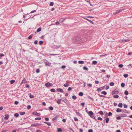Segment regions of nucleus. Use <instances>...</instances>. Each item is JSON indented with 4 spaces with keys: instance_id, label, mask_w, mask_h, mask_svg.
Instances as JSON below:
<instances>
[{
    "instance_id": "obj_42",
    "label": "nucleus",
    "mask_w": 132,
    "mask_h": 132,
    "mask_svg": "<svg viewBox=\"0 0 132 132\" xmlns=\"http://www.w3.org/2000/svg\"><path fill=\"white\" fill-rule=\"evenodd\" d=\"M49 108L51 110H53V107L52 106H50L49 107Z\"/></svg>"
},
{
    "instance_id": "obj_59",
    "label": "nucleus",
    "mask_w": 132,
    "mask_h": 132,
    "mask_svg": "<svg viewBox=\"0 0 132 132\" xmlns=\"http://www.w3.org/2000/svg\"><path fill=\"white\" fill-rule=\"evenodd\" d=\"M26 88H28L29 87V86L28 84H26Z\"/></svg>"
},
{
    "instance_id": "obj_39",
    "label": "nucleus",
    "mask_w": 132,
    "mask_h": 132,
    "mask_svg": "<svg viewBox=\"0 0 132 132\" xmlns=\"http://www.w3.org/2000/svg\"><path fill=\"white\" fill-rule=\"evenodd\" d=\"M61 101L60 100H59V99H58L56 102L58 104H60V103Z\"/></svg>"
},
{
    "instance_id": "obj_10",
    "label": "nucleus",
    "mask_w": 132,
    "mask_h": 132,
    "mask_svg": "<svg viewBox=\"0 0 132 132\" xmlns=\"http://www.w3.org/2000/svg\"><path fill=\"white\" fill-rule=\"evenodd\" d=\"M122 111L121 109H120V108H118L117 109L116 111L117 112H121Z\"/></svg>"
},
{
    "instance_id": "obj_52",
    "label": "nucleus",
    "mask_w": 132,
    "mask_h": 132,
    "mask_svg": "<svg viewBox=\"0 0 132 132\" xmlns=\"http://www.w3.org/2000/svg\"><path fill=\"white\" fill-rule=\"evenodd\" d=\"M116 119L117 120H120V119H121V118L120 117V116H119L117 117L116 118Z\"/></svg>"
},
{
    "instance_id": "obj_63",
    "label": "nucleus",
    "mask_w": 132,
    "mask_h": 132,
    "mask_svg": "<svg viewBox=\"0 0 132 132\" xmlns=\"http://www.w3.org/2000/svg\"><path fill=\"white\" fill-rule=\"evenodd\" d=\"M80 104L82 105V106H84L85 105V103H82Z\"/></svg>"
},
{
    "instance_id": "obj_31",
    "label": "nucleus",
    "mask_w": 132,
    "mask_h": 132,
    "mask_svg": "<svg viewBox=\"0 0 132 132\" xmlns=\"http://www.w3.org/2000/svg\"><path fill=\"white\" fill-rule=\"evenodd\" d=\"M25 114V112H20V115H23L24 114Z\"/></svg>"
},
{
    "instance_id": "obj_57",
    "label": "nucleus",
    "mask_w": 132,
    "mask_h": 132,
    "mask_svg": "<svg viewBox=\"0 0 132 132\" xmlns=\"http://www.w3.org/2000/svg\"><path fill=\"white\" fill-rule=\"evenodd\" d=\"M19 102L18 101H15L14 102V104L16 105H17L18 104Z\"/></svg>"
},
{
    "instance_id": "obj_25",
    "label": "nucleus",
    "mask_w": 132,
    "mask_h": 132,
    "mask_svg": "<svg viewBox=\"0 0 132 132\" xmlns=\"http://www.w3.org/2000/svg\"><path fill=\"white\" fill-rule=\"evenodd\" d=\"M83 69L84 70H85L87 71H88V68L86 67L85 66H84L83 68Z\"/></svg>"
},
{
    "instance_id": "obj_48",
    "label": "nucleus",
    "mask_w": 132,
    "mask_h": 132,
    "mask_svg": "<svg viewBox=\"0 0 132 132\" xmlns=\"http://www.w3.org/2000/svg\"><path fill=\"white\" fill-rule=\"evenodd\" d=\"M31 108V106L29 105H28L27 107V109H30Z\"/></svg>"
},
{
    "instance_id": "obj_15",
    "label": "nucleus",
    "mask_w": 132,
    "mask_h": 132,
    "mask_svg": "<svg viewBox=\"0 0 132 132\" xmlns=\"http://www.w3.org/2000/svg\"><path fill=\"white\" fill-rule=\"evenodd\" d=\"M57 118H58V117L56 116V117H55L53 118L52 119V120L53 121H55V120H56L57 119Z\"/></svg>"
},
{
    "instance_id": "obj_54",
    "label": "nucleus",
    "mask_w": 132,
    "mask_h": 132,
    "mask_svg": "<svg viewBox=\"0 0 132 132\" xmlns=\"http://www.w3.org/2000/svg\"><path fill=\"white\" fill-rule=\"evenodd\" d=\"M32 37L31 35H30L29 36V37H28V38L29 39H30L32 38Z\"/></svg>"
},
{
    "instance_id": "obj_45",
    "label": "nucleus",
    "mask_w": 132,
    "mask_h": 132,
    "mask_svg": "<svg viewBox=\"0 0 132 132\" xmlns=\"http://www.w3.org/2000/svg\"><path fill=\"white\" fill-rule=\"evenodd\" d=\"M112 115V113L111 112H109L108 113V116H110Z\"/></svg>"
},
{
    "instance_id": "obj_26",
    "label": "nucleus",
    "mask_w": 132,
    "mask_h": 132,
    "mask_svg": "<svg viewBox=\"0 0 132 132\" xmlns=\"http://www.w3.org/2000/svg\"><path fill=\"white\" fill-rule=\"evenodd\" d=\"M50 91L52 92H55V90L54 89L52 88L51 89Z\"/></svg>"
},
{
    "instance_id": "obj_44",
    "label": "nucleus",
    "mask_w": 132,
    "mask_h": 132,
    "mask_svg": "<svg viewBox=\"0 0 132 132\" xmlns=\"http://www.w3.org/2000/svg\"><path fill=\"white\" fill-rule=\"evenodd\" d=\"M106 55V54H105L104 55H100V57H105Z\"/></svg>"
},
{
    "instance_id": "obj_22",
    "label": "nucleus",
    "mask_w": 132,
    "mask_h": 132,
    "mask_svg": "<svg viewBox=\"0 0 132 132\" xmlns=\"http://www.w3.org/2000/svg\"><path fill=\"white\" fill-rule=\"evenodd\" d=\"M19 116V114L18 113H16L14 115V116L16 117H18Z\"/></svg>"
},
{
    "instance_id": "obj_50",
    "label": "nucleus",
    "mask_w": 132,
    "mask_h": 132,
    "mask_svg": "<svg viewBox=\"0 0 132 132\" xmlns=\"http://www.w3.org/2000/svg\"><path fill=\"white\" fill-rule=\"evenodd\" d=\"M124 10V9H120V10H119V12H121L122 11H123Z\"/></svg>"
},
{
    "instance_id": "obj_7",
    "label": "nucleus",
    "mask_w": 132,
    "mask_h": 132,
    "mask_svg": "<svg viewBox=\"0 0 132 132\" xmlns=\"http://www.w3.org/2000/svg\"><path fill=\"white\" fill-rule=\"evenodd\" d=\"M89 116L91 117H92V116L93 114V112L91 111H89V112L88 113Z\"/></svg>"
},
{
    "instance_id": "obj_28",
    "label": "nucleus",
    "mask_w": 132,
    "mask_h": 132,
    "mask_svg": "<svg viewBox=\"0 0 132 132\" xmlns=\"http://www.w3.org/2000/svg\"><path fill=\"white\" fill-rule=\"evenodd\" d=\"M15 82L14 80H11L10 81V83L11 84H12L14 83Z\"/></svg>"
},
{
    "instance_id": "obj_4",
    "label": "nucleus",
    "mask_w": 132,
    "mask_h": 132,
    "mask_svg": "<svg viewBox=\"0 0 132 132\" xmlns=\"http://www.w3.org/2000/svg\"><path fill=\"white\" fill-rule=\"evenodd\" d=\"M33 114L36 115L37 116H40V113H38L36 111L34 112L33 113Z\"/></svg>"
},
{
    "instance_id": "obj_3",
    "label": "nucleus",
    "mask_w": 132,
    "mask_h": 132,
    "mask_svg": "<svg viewBox=\"0 0 132 132\" xmlns=\"http://www.w3.org/2000/svg\"><path fill=\"white\" fill-rule=\"evenodd\" d=\"M45 85L47 87H49L53 85L52 83L48 82L45 84Z\"/></svg>"
},
{
    "instance_id": "obj_58",
    "label": "nucleus",
    "mask_w": 132,
    "mask_h": 132,
    "mask_svg": "<svg viewBox=\"0 0 132 132\" xmlns=\"http://www.w3.org/2000/svg\"><path fill=\"white\" fill-rule=\"evenodd\" d=\"M72 89L71 87H69L68 89V90L69 91H70L71 90H72Z\"/></svg>"
},
{
    "instance_id": "obj_37",
    "label": "nucleus",
    "mask_w": 132,
    "mask_h": 132,
    "mask_svg": "<svg viewBox=\"0 0 132 132\" xmlns=\"http://www.w3.org/2000/svg\"><path fill=\"white\" fill-rule=\"evenodd\" d=\"M97 63V61H93L92 62V63L94 64H96Z\"/></svg>"
},
{
    "instance_id": "obj_14",
    "label": "nucleus",
    "mask_w": 132,
    "mask_h": 132,
    "mask_svg": "<svg viewBox=\"0 0 132 132\" xmlns=\"http://www.w3.org/2000/svg\"><path fill=\"white\" fill-rule=\"evenodd\" d=\"M61 47V46H57V45L55 46V48L56 49H57Z\"/></svg>"
},
{
    "instance_id": "obj_13",
    "label": "nucleus",
    "mask_w": 132,
    "mask_h": 132,
    "mask_svg": "<svg viewBox=\"0 0 132 132\" xmlns=\"http://www.w3.org/2000/svg\"><path fill=\"white\" fill-rule=\"evenodd\" d=\"M109 119L108 118H106L105 120V121L106 123H108L109 121Z\"/></svg>"
},
{
    "instance_id": "obj_20",
    "label": "nucleus",
    "mask_w": 132,
    "mask_h": 132,
    "mask_svg": "<svg viewBox=\"0 0 132 132\" xmlns=\"http://www.w3.org/2000/svg\"><path fill=\"white\" fill-rule=\"evenodd\" d=\"M85 19L88 21H89L90 23L93 24V22L91 20H89L85 18Z\"/></svg>"
},
{
    "instance_id": "obj_6",
    "label": "nucleus",
    "mask_w": 132,
    "mask_h": 132,
    "mask_svg": "<svg viewBox=\"0 0 132 132\" xmlns=\"http://www.w3.org/2000/svg\"><path fill=\"white\" fill-rule=\"evenodd\" d=\"M66 83L64 84L63 86L65 87H67L69 86V84L67 81H66Z\"/></svg>"
},
{
    "instance_id": "obj_35",
    "label": "nucleus",
    "mask_w": 132,
    "mask_h": 132,
    "mask_svg": "<svg viewBox=\"0 0 132 132\" xmlns=\"http://www.w3.org/2000/svg\"><path fill=\"white\" fill-rule=\"evenodd\" d=\"M114 83L113 82H111L110 84V85L111 86H113L114 85Z\"/></svg>"
},
{
    "instance_id": "obj_11",
    "label": "nucleus",
    "mask_w": 132,
    "mask_h": 132,
    "mask_svg": "<svg viewBox=\"0 0 132 132\" xmlns=\"http://www.w3.org/2000/svg\"><path fill=\"white\" fill-rule=\"evenodd\" d=\"M27 81L26 80V79L24 78L22 81V83H27Z\"/></svg>"
},
{
    "instance_id": "obj_17",
    "label": "nucleus",
    "mask_w": 132,
    "mask_h": 132,
    "mask_svg": "<svg viewBox=\"0 0 132 132\" xmlns=\"http://www.w3.org/2000/svg\"><path fill=\"white\" fill-rule=\"evenodd\" d=\"M28 95L31 98H33L34 97V96L32 95L31 94V93L29 94Z\"/></svg>"
},
{
    "instance_id": "obj_62",
    "label": "nucleus",
    "mask_w": 132,
    "mask_h": 132,
    "mask_svg": "<svg viewBox=\"0 0 132 132\" xmlns=\"http://www.w3.org/2000/svg\"><path fill=\"white\" fill-rule=\"evenodd\" d=\"M93 131L92 129H89L88 130V132H93Z\"/></svg>"
},
{
    "instance_id": "obj_40",
    "label": "nucleus",
    "mask_w": 132,
    "mask_h": 132,
    "mask_svg": "<svg viewBox=\"0 0 132 132\" xmlns=\"http://www.w3.org/2000/svg\"><path fill=\"white\" fill-rule=\"evenodd\" d=\"M128 75L127 74H125L123 75V76L125 78H127V77H128Z\"/></svg>"
},
{
    "instance_id": "obj_9",
    "label": "nucleus",
    "mask_w": 132,
    "mask_h": 132,
    "mask_svg": "<svg viewBox=\"0 0 132 132\" xmlns=\"http://www.w3.org/2000/svg\"><path fill=\"white\" fill-rule=\"evenodd\" d=\"M41 29H42V28L40 27L38 28L37 29L36 31L35 32V34L37 32H40V31L41 30Z\"/></svg>"
},
{
    "instance_id": "obj_38",
    "label": "nucleus",
    "mask_w": 132,
    "mask_h": 132,
    "mask_svg": "<svg viewBox=\"0 0 132 132\" xmlns=\"http://www.w3.org/2000/svg\"><path fill=\"white\" fill-rule=\"evenodd\" d=\"M76 97L75 95H73L72 96V98L74 100H76Z\"/></svg>"
},
{
    "instance_id": "obj_64",
    "label": "nucleus",
    "mask_w": 132,
    "mask_h": 132,
    "mask_svg": "<svg viewBox=\"0 0 132 132\" xmlns=\"http://www.w3.org/2000/svg\"><path fill=\"white\" fill-rule=\"evenodd\" d=\"M62 121L64 122H65L66 121V120L65 119H63L62 120Z\"/></svg>"
},
{
    "instance_id": "obj_21",
    "label": "nucleus",
    "mask_w": 132,
    "mask_h": 132,
    "mask_svg": "<svg viewBox=\"0 0 132 132\" xmlns=\"http://www.w3.org/2000/svg\"><path fill=\"white\" fill-rule=\"evenodd\" d=\"M129 41V40L128 39H123L122 40V41L123 42H127Z\"/></svg>"
},
{
    "instance_id": "obj_43",
    "label": "nucleus",
    "mask_w": 132,
    "mask_h": 132,
    "mask_svg": "<svg viewBox=\"0 0 132 132\" xmlns=\"http://www.w3.org/2000/svg\"><path fill=\"white\" fill-rule=\"evenodd\" d=\"M66 67L64 65H62L61 67V69H63L64 68H66Z\"/></svg>"
},
{
    "instance_id": "obj_8",
    "label": "nucleus",
    "mask_w": 132,
    "mask_h": 132,
    "mask_svg": "<svg viewBox=\"0 0 132 132\" xmlns=\"http://www.w3.org/2000/svg\"><path fill=\"white\" fill-rule=\"evenodd\" d=\"M9 117V115L8 114H6L4 118L5 119L7 120Z\"/></svg>"
},
{
    "instance_id": "obj_5",
    "label": "nucleus",
    "mask_w": 132,
    "mask_h": 132,
    "mask_svg": "<svg viewBox=\"0 0 132 132\" xmlns=\"http://www.w3.org/2000/svg\"><path fill=\"white\" fill-rule=\"evenodd\" d=\"M57 91L58 92H60L61 93H63V91L62 89L61 88H57Z\"/></svg>"
},
{
    "instance_id": "obj_56",
    "label": "nucleus",
    "mask_w": 132,
    "mask_h": 132,
    "mask_svg": "<svg viewBox=\"0 0 132 132\" xmlns=\"http://www.w3.org/2000/svg\"><path fill=\"white\" fill-rule=\"evenodd\" d=\"M74 120L75 121H77L78 120V119L76 117H75L74 118Z\"/></svg>"
},
{
    "instance_id": "obj_29",
    "label": "nucleus",
    "mask_w": 132,
    "mask_h": 132,
    "mask_svg": "<svg viewBox=\"0 0 132 132\" xmlns=\"http://www.w3.org/2000/svg\"><path fill=\"white\" fill-rule=\"evenodd\" d=\"M113 97L114 98H118L119 97V96L118 95H114L113 96Z\"/></svg>"
},
{
    "instance_id": "obj_2",
    "label": "nucleus",
    "mask_w": 132,
    "mask_h": 132,
    "mask_svg": "<svg viewBox=\"0 0 132 132\" xmlns=\"http://www.w3.org/2000/svg\"><path fill=\"white\" fill-rule=\"evenodd\" d=\"M43 62L45 63L46 66H50L51 63L47 60L46 59H44L43 60Z\"/></svg>"
},
{
    "instance_id": "obj_1",
    "label": "nucleus",
    "mask_w": 132,
    "mask_h": 132,
    "mask_svg": "<svg viewBox=\"0 0 132 132\" xmlns=\"http://www.w3.org/2000/svg\"><path fill=\"white\" fill-rule=\"evenodd\" d=\"M81 41V38L79 37H75L73 39L72 42L75 43L79 44Z\"/></svg>"
},
{
    "instance_id": "obj_61",
    "label": "nucleus",
    "mask_w": 132,
    "mask_h": 132,
    "mask_svg": "<svg viewBox=\"0 0 132 132\" xmlns=\"http://www.w3.org/2000/svg\"><path fill=\"white\" fill-rule=\"evenodd\" d=\"M4 54H1L0 53V56L1 57H2L4 56Z\"/></svg>"
},
{
    "instance_id": "obj_49",
    "label": "nucleus",
    "mask_w": 132,
    "mask_h": 132,
    "mask_svg": "<svg viewBox=\"0 0 132 132\" xmlns=\"http://www.w3.org/2000/svg\"><path fill=\"white\" fill-rule=\"evenodd\" d=\"M123 106H124V108H127V105L126 104H124Z\"/></svg>"
},
{
    "instance_id": "obj_16",
    "label": "nucleus",
    "mask_w": 132,
    "mask_h": 132,
    "mask_svg": "<svg viewBox=\"0 0 132 132\" xmlns=\"http://www.w3.org/2000/svg\"><path fill=\"white\" fill-rule=\"evenodd\" d=\"M119 13H120V12H119V10H117L116 12L113 13V14H114V15H115Z\"/></svg>"
},
{
    "instance_id": "obj_27",
    "label": "nucleus",
    "mask_w": 132,
    "mask_h": 132,
    "mask_svg": "<svg viewBox=\"0 0 132 132\" xmlns=\"http://www.w3.org/2000/svg\"><path fill=\"white\" fill-rule=\"evenodd\" d=\"M38 124L37 123H34L32 124L31 125V126H35L36 125H38Z\"/></svg>"
},
{
    "instance_id": "obj_23",
    "label": "nucleus",
    "mask_w": 132,
    "mask_h": 132,
    "mask_svg": "<svg viewBox=\"0 0 132 132\" xmlns=\"http://www.w3.org/2000/svg\"><path fill=\"white\" fill-rule=\"evenodd\" d=\"M124 94L126 95H128V94L129 93L126 90Z\"/></svg>"
},
{
    "instance_id": "obj_12",
    "label": "nucleus",
    "mask_w": 132,
    "mask_h": 132,
    "mask_svg": "<svg viewBox=\"0 0 132 132\" xmlns=\"http://www.w3.org/2000/svg\"><path fill=\"white\" fill-rule=\"evenodd\" d=\"M122 103H120L118 105V106L121 108L122 107Z\"/></svg>"
},
{
    "instance_id": "obj_51",
    "label": "nucleus",
    "mask_w": 132,
    "mask_h": 132,
    "mask_svg": "<svg viewBox=\"0 0 132 132\" xmlns=\"http://www.w3.org/2000/svg\"><path fill=\"white\" fill-rule=\"evenodd\" d=\"M54 3L53 2H51L50 4V5L51 6H53V5Z\"/></svg>"
},
{
    "instance_id": "obj_32",
    "label": "nucleus",
    "mask_w": 132,
    "mask_h": 132,
    "mask_svg": "<svg viewBox=\"0 0 132 132\" xmlns=\"http://www.w3.org/2000/svg\"><path fill=\"white\" fill-rule=\"evenodd\" d=\"M43 42L42 41H40L39 42V44L40 45H42L43 44Z\"/></svg>"
},
{
    "instance_id": "obj_47",
    "label": "nucleus",
    "mask_w": 132,
    "mask_h": 132,
    "mask_svg": "<svg viewBox=\"0 0 132 132\" xmlns=\"http://www.w3.org/2000/svg\"><path fill=\"white\" fill-rule=\"evenodd\" d=\"M40 70L39 69H37L36 70V72L38 73L40 72Z\"/></svg>"
},
{
    "instance_id": "obj_30",
    "label": "nucleus",
    "mask_w": 132,
    "mask_h": 132,
    "mask_svg": "<svg viewBox=\"0 0 132 132\" xmlns=\"http://www.w3.org/2000/svg\"><path fill=\"white\" fill-rule=\"evenodd\" d=\"M57 131L60 132L62 131V130L61 128H59L57 129Z\"/></svg>"
},
{
    "instance_id": "obj_24",
    "label": "nucleus",
    "mask_w": 132,
    "mask_h": 132,
    "mask_svg": "<svg viewBox=\"0 0 132 132\" xmlns=\"http://www.w3.org/2000/svg\"><path fill=\"white\" fill-rule=\"evenodd\" d=\"M79 95L80 96H82L83 95V94L82 92H80L79 93Z\"/></svg>"
},
{
    "instance_id": "obj_36",
    "label": "nucleus",
    "mask_w": 132,
    "mask_h": 132,
    "mask_svg": "<svg viewBox=\"0 0 132 132\" xmlns=\"http://www.w3.org/2000/svg\"><path fill=\"white\" fill-rule=\"evenodd\" d=\"M41 119V118L40 117L36 118H35V120H40Z\"/></svg>"
},
{
    "instance_id": "obj_46",
    "label": "nucleus",
    "mask_w": 132,
    "mask_h": 132,
    "mask_svg": "<svg viewBox=\"0 0 132 132\" xmlns=\"http://www.w3.org/2000/svg\"><path fill=\"white\" fill-rule=\"evenodd\" d=\"M100 114L101 115H103L104 114V113L102 111H100Z\"/></svg>"
},
{
    "instance_id": "obj_18",
    "label": "nucleus",
    "mask_w": 132,
    "mask_h": 132,
    "mask_svg": "<svg viewBox=\"0 0 132 132\" xmlns=\"http://www.w3.org/2000/svg\"><path fill=\"white\" fill-rule=\"evenodd\" d=\"M101 94H103L104 95H106L107 94V93L105 91H103L102 92Z\"/></svg>"
},
{
    "instance_id": "obj_53",
    "label": "nucleus",
    "mask_w": 132,
    "mask_h": 132,
    "mask_svg": "<svg viewBox=\"0 0 132 132\" xmlns=\"http://www.w3.org/2000/svg\"><path fill=\"white\" fill-rule=\"evenodd\" d=\"M38 41L37 40H36L34 42V43L36 45L38 43Z\"/></svg>"
},
{
    "instance_id": "obj_19",
    "label": "nucleus",
    "mask_w": 132,
    "mask_h": 132,
    "mask_svg": "<svg viewBox=\"0 0 132 132\" xmlns=\"http://www.w3.org/2000/svg\"><path fill=\"white\" fill-rule=\"evenodd\" d=\"M78 63L80 64H83L84 63V62L83 61H78Z\"/></svg>"
},
{
    "instance_id": "obj_33",
    "label": "nucleus",
    "mask_w": 132,
    "mask_h": 132,
    "mask_svg": "<svg viewBox=\"0 0 132 132\" xmlns=\"http://www.w3.org/2000/svg\"><path fill=\"white\" fill-rule=\"evenodd\" d=\"M121 86L122 87H124L125 86V84L123 82L121 83Z\"/></svg>"
},
{
    "instance_id": "obj_34",
    "label": "nucleus",
    "mask_w": 132,
    "mask_h": 132,
    "mask_svg": "<svg viewBox=\"0 0 132 132\" xmlns=\"http://www.w3.org/2000/svg\"><path fill=\"white\" fill-rule=\"evenodd\" d=\"M76 113L77 115H78L79 116H81V114L79 112H76Z\"/></svg>"
},
{
    "instance_id": "obj_60",
    "label": "nucleus",
    "mask_w": 132,
    "mask_h": 132,
    "mask_svg": "<svg viewBox=\"0 0 132 132\" xmlns=\"http://www.w3.org/2000/svg\"><path fill=\"white\" fill-rule=\"evenodd\" d=\"M45 119L46 121H48L49 119L48 118L46 117L45 118Z\"/></svg>"
},
{
    "instance_id": "obj_41",
    "label": "nucleus",
    "mask_w": 132,
    "mask_h": 132,
    "mask_svg": "<svg viewBox=\"0 0 132 132\" xmlns=\"http://www.w3.org/2000/svg\"><path fill=\"white\" fill-rule=\"evenodd\" d=\"M123 66V65L122 64H120L119 65V67L120 68L122 67Z\"/></svg>"
},
{
    "instance_id": "obj_55",
    "label": "nucleus",
    "mask_w": 132,
    "mask_h": 132,
    "mask_svg": "<svg viewBox=\"0 0 132 132\" xmlns=\"http://www.w3.org/2000/svg\"><path fill=\"white\" fill-rule=\"evenodd\" d=\"M106 77L107 78H109L110 77V75H107L106 76Z\"/></svg>"
}]
</instances>
